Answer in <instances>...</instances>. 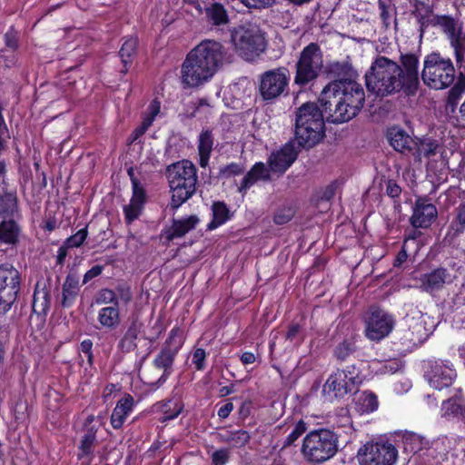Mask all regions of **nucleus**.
I'll list each match as a JSON object with an SVG mask.
<instances>
[{
  "instance_id": "nucleus-48",
  "label": "nucleus",
  "mask_w": 465,
  "mask_h": 465,
  "mask_svg": "<svg viewBox=\"0 0 465 465\" xmlns=\"http://www.w3.org/2000/svg\"><path fill=\"white\" fill-rule=\"evenodd\" d=\"M295 214V211L291 206H284L276 211L273 216V222L278 225H282L290 222Z\"/></svg>"
},
{
  "instance_id": "nucleus-9",
  "label": "nucleus",
  "mask_w": 465,
  "mask_h": 465,
  "mask_svg": "<svg viewBox=\"0 0 465 465\" xmlns=\"http://www.w3.org/2000/svg\"><path fill=\"white\" fill-rule=\"evenodd\" d=\"M360 382L359 372L354 365L344 370L337 369L325 381L322 393L331 401L342 399L348 393L356 391Z\"/></svg>"
},
{
  "instance_id": "nucleus-1",
  "label": "nucleus",
  "mask_w": 465,
  "mask_h": 465,
  "mask_svg": "<svg viewBox=\"0 0 465 465\" xmlns=\"http://www.w3.org/2000/svg\"><path fill=\"white\" fill-rule=\"evenodd\" d=\"M227 60V51L220 42L203 40L189 52L182 64V84L185 87H198L205 84Z\"/></svg>"
},
{
  "instance_id": "nucleus-44",
  "label": "nucleus",
  "mask_w": 465,
  "mask_h": 465,
  "mask_svg": "<svg viewBox=\"0 0 465 465\" xmlns=\"http://www.w3.org/2000/svg\"><path fill=\"white\" fill-rule=\"evenodd\" d=\"M307 430V424L302 420H299L292 430L290 432V434L284 439L282 442V449H286L288 447L295 445V442L298 440V439L305 433Z\"/></svg>"
},
{
  "instance_id": "nucleus-10",
  "label": "nucleus",
  "mask_w": 465,
  "mask_h": 465,
  "mask_svg": "<svg viewBox=\"0 0 465 465\" xmlns=\"http://www.w3.org/2000/svg\"><path fill=\"white\" fill-rule=\"evenodd\" d=\"M236 52L245 60H252L265 49V39L256 26H241L232 33Z\"/></svg>"
},
{
  "instance_id": "nucleus-32",
  "label": "nucleus",
  "mask_w": 465,
  "mask_h": 465,
  "mask_svg": "<svg viewBox=\"0 0 465 465\" xmlns=\"http://www.w3.org/2000/svg\"><path fill=\"white\" fill-rule=\"evenodd\" d=\"M214 143V136L211 130H203L198 137V154L199 164L201 167L205 168L210 160Z\"/></svg>"
},
{
  "instance_id": "nucleus-36",
  "label": "nucleus",
  "mask_w": 465,
  "mask_h": 465,
  "mask_svg": "<svg viewBox=\"0 0 465 465\" xmlns=\"http://www.w3.org/2000/svg\"><path fill=\"white\" fill-rule=\"evenodd\" d=\"M155 407L163 414L162 421L173 420L183 411V404L179 399H169L157 402Z\"/></svg>"
},
{
  "instance_id": "nucleus-35",
  "label": "nucleus",
  "mask_w": 465,
  "mask_h": 465,
  "mask_svg": "<svg viewBox=\"0 0 465 465\" xmlns=\"http://www.w3.org/2000/svg\"><path fill=\"white\" fill-rule=\"evenodd\" d=\"M50 308V294L49 292L44 287L39 288L37 283L35 289L32 309L37 315L45 316Z\"/></svg>"
},
{
  "instance_id": "nucleus-56",
  "label": "nucleus",
  "mask_w": 465,
  "mask_h": 465,
  "mask_svg": "<svg viewBox=\"0 0 465 465\" xmlns=\"http://www.w3.org/2000/svg\"><path fill=\"white\" fill-rule=\"evenodd\" d=\"M230 458L228 449H220L212 454V462L213 465H225Z\"/></svg>"
},
{
  "instance_id": "nucleus-6",
  "label": "nucleus",
  "mask_w": 465,
  "mask_h": 465,
  "mask_svg": "<svg viewBox=\"0 0 465 465\" xmlns=\"http://www.w3.org/2000/svg\"><path fill=\"white\" fill-rule=\"evenodd\" d=\"M324 68L323 54L317 43H310L300 53L294 64L293 84L300 89L314 85Z\"/></svg>"
},
{
  "instance_id": "nucleus-7",
  "label": "nucleus",
  "mask_w": 465,
  "mask_h": 465,
  "mask_svg": "<svg viewBox=\"0 0 465 465\" xmlns=\"http://www.w3.org/2000/svg\"><path fill=\"white\" fill-rule=\"evenodd\" d=\"M338 450L337 435L327 429L313 430L302 440L301 453L305 460L321 464L332 458Z\"/></svg>"
},
{
  "instance_id": "nucleus-28",
  "label": "nucleus",
  "mask_w": 465,
  "mask_h": 465,
  "mask_svg": "<svg viewBox=\"0 0 465 465\" xmlns=\"http://www.w3.org/2000/svg\"><path fill=\"white\" fill-rule=\"evenodd\" d=\"M134 398L131 395H125L120 399L114 407L111 415V424L114 429L122 428L126 417L131 413L134 408Z\"/></svg>"
},
{
  "instance_id": "nucleus-51",
  "label": "nucleus",
  "mask_w": 465,
  "mask_h": 465,
  "mask_svg": "<svg viewBox=\"0 0 465 465\" xmlns=\"http://www.w3.org/2000/svg\"><path fill=\"white\" fill-rule=\"evenodd\" d=\"M465 92V81L460 79L450 88L449 91L448 101L450 104H454L460 98Z\"/></svg>"
},
{
  "instance_id": "nucleus-8",
  "label": "nucleus",
  "mask_w": 465,
  "mask_h": 465,
  "mask_svg": "<svg viewBox=\"0 0 465 465\" xmlns=\"http://www.w3.org/2000/svg\"><path fill=\"white\" fill-rule=\"evenodd\" d=\"M456 70L450 57L431 52L423 60L421 79L425 85L434 90L450 87L455 81Z\"/></svg>"
},
{
  "instance_id": "nucleus-33",
  "label": "nucleus",
  "mask_w": 465,
  "mask_h": 465,
  "mask_svg": "<svg viewBox=\"0 0 465 465\" xmlns=\"http://www.w3.org/2000/svg\"><path fill=\"white\" fill-rule=\"evenodd\" d=\"M137 45V39L130 37L124 42L120 48L119 56L123 64L121 73H123L124 74H125L128 72L129 67L131 66L134 57L136 56Z\"/></svg>"
},
{
  "instance_id": "nucleus-42",
  "label": "nucleus",
  "mask_w": 465,
  "mask_h": 465,
  "mask_svg": "<svg viewBox=\"0 0 465 465\" xmlns=\"http://www.w3.org/2000/svg\"><path fill=\"white\" fill-rule=\"evenodd\" d=\"M18 228L13 220L4 221L0 223V242L15 243L17 240Z\"/></svg>"
},
{
  "instance_id": "nucleus-50",
  "label": "nucleus",
  "mask_w": 465,
  "mask_h": 465,
  "mask_svg": "<svg viewBox=\"0 0 465 465\" xmlns=\"http://www.w3.org/2000/svg\"><path fill=\"white\" fill-rule=\"evenodd\" d=\"M143 205L130 202L129 204L124 205V213L127 223H133L136 220L142 212Z\"/></svg>"
},
{
  "instance_id": "nucleus-20",
  "label": "nucleus",
  "mask_w": 465,
  "mask_h": 465,
  "mask_svg": "<svg viewBox=\"0 0 465 465\" xmlns=\"http://www.w3.org/2000/svg\"><path fill=\"white\" fill-rule=\"evenodd\" d=\"M432 26L440 27L448 36L450 45L454 49L456 60H460L463 44L461 41V27L449 15H435Z\"/></svg>"
},
{
  "instance_id": "nucleus-24",
  "label": "nucleus",
  "mask_w": 465,
  "mask_h": 465,
  "mask_svg": "<svg viewBox=\"0 0 465 465\" xmlns=\"http://www.w3.org/2000/svg\"><path fill=\"white\" fill-rule=\"evenodd\" d=\"M144 336L143 322L137 317H132L127 328L119 341L118 348L125 353L137 349V341Z\"/></svg>"
},
{
  "instance_id": "nucleus-14",
  "label": "nucleus",
  "mask_w": 465,
  "mask_h": 465,
  "mask_svg": "<svg viewBox=\"0 0 465 465\" xmlns=\"http://www.w3.org/2000/svg\"><path fill=\"white\" fill-rule=\"evenodd\" d=\"M395 325L392 315L380 307L371 306L365 317V335L373 341H380L387 337Z\"/></svg>"
},
{
  "instance_id": "nucleus-2",
  "label": "nucleus",
  "mask_w": 465,
  "mask_h": 465,
  "mask_svg": "<svg viewBox=\"0 0 465 465\" xmlns=\"http://www.w3.org/2000/svg\"><path fill=\"white\" fill-rule=\"evenodd\" d=\"M365 93L356 81H332L322 90L319 103L327 113V121L333 124L348 122L363 107Z\"/></svg>"
},
{
  "instance_id": "nucleus-58",
  "label": "nucleus",
  "mask_w": 465,
  "mask_h": 465,
  "mask_svg": "<svg viewBox=\"0 0 465 465\" xmlns=\"http://www.w3.org/2000/svg\"><path fill=\"white\" fill-rule=\"evenodd\" d=\"M130 202L141 204L143 206L145 202V192L143 186L141 184H137L134 181L133 185V196Z\"/></svg>"
},
{
  "instance_id": "nucleus-11",
  "label": "nucleus",
  "mask_w": 465,
  "mask_h": 465,
  "mask_svg": "<svg viewBox=\"0 0 465 465\" xmlns=\"http://www.w3.org/2000/svg\"><path fill=\"white\" fill-rule=\"evenodd\" d=\"M19 272L9 263L0 265V316L12 307L20 291Z\"/></svg>"
},
{
  "instance_id": "nucleus-45",
  "label": "nucleus",
  "mask_w": 465,
  "mask_h": 465,
  "mask_svg": "<svg viewBox=\"0 0 465 465\" xmlns=\"http://www.w3.org/2000/svg\"><path fill=\"white\" fill-rule=\"evenodd\" d=\"M402 442L404 450L409 452L416 453L422 449V438L413 432L404 434Z\"/></svg>"
},
{
  "instance_id": "nucleus-62",
  "label": "nucleus",
  "mask_w": 465,
  "mask_h": 465,
  "mask_svg": "<svg viewBox=\"0 0 465 465\" xmlns=\"http://www.w3.org/2000/svg\"><path fill=\"white\" fill-rule=\"evenodd\" d=\"M401 193V186L393 180H389L386 183V193L391 198H397Z\"/></svg>"
},
{
  "instance_id": "nucleus-23",
  "label": "nucleus",
  "mask_w": 465,
  "mask_h": 465,
  "mask_svg": "<svg viewBox=\"0 0 465 465\" xmlns=\"http://www.w3.org/2000/svg\"><path fill=\"white\" fill-rule=\"evenodd\" d=\"M387 138L390 145L402 154H412L415 148H417V138H413L405 130L398 126L388 129Z\"/></svg>"
},
{
  "instance_id": "nucleus-25",
  "label": "nucleus",
  "mask_w": 465,
  "mask_h": 465,
  "mask_svg": "<svg viewBox=\"0 0 465 465\" xmlns=\"http://www.w3.org/2000/svg\"><path fill=\"white\" fill-rule=\"evenodd\" d=\"M452 280L451 274L446 268L439 267L421 275L420 288L426 292L432 293L443 289L445 284L450 283Z\"/></svg>"
},
{
  "instance_id": "nucleus-40",
  "label": "nucleus",
  "mask_w": 465,
  "mask_h": 465,
  "mask_svg": "<svg viewBox=\"0 0 465 465\" xmlns=\"http://www.w3.org/2000/svg\"><path fill=\"white\" fill-rule=\"evenodd\" d=\"M213 221L208 224V229L213 230L223 224L230 219V211L227 205L223 202H217L213 204Z\"/></svg>"
},
{
  "instance_id": "nucleus-59",
  "label": "nucleus",
  "mask_w": 465,
  "mask_h": 465,
  "mask_svg": "<svg viewBox=\"0 0 465 465\" xmlns=\"http://www.w3.org/2000/svg\"><path fill=\"white\" fill-rule=\"evenodd\" d=\"M275 0H240V3L248 8L262 9L271 6Z\"/></svg>"
},
{
  "instance_id": "nucleus-64",
  "label": "nucleus",
  "mask_w": 465,
  "mask_h": 465,
  "mask_svg": "<svg viewBox=\"0 0 465 465\" xmlns=\"http://www.w3.org/2000/svg\"><path fill=\"white\" fill-rule=\"evenodd\" d=\"M103 270H104V266L103 265H95V266H93L90 270H88L85 274L84 275V280H83V283H87L89 281H91L92 279L99 276L102 272H103Z\"/></svg>"
},
{
  "instance_id": "nucleus-31",
  "label": "nucleus",
  "mask_w": 465,
  "mask_h": 465,
  "mask_svg": "<svg viewBox=\"0 0 465 465\" xmlns=\"http://www.w3.org/2000/svg\"><path fill=\"white\" fill-rule=\"evenodd\" d=\"M80 285H79V278L75 273H69L63 284L62 287V299L61 305L63 308L71 307L79 293Z\"/></svg>"
},
{
  "instance_id": "nucleus-47",
  "label": "nucleus",
  "mask_w": 465,
  "mask_h": 465,
  "mask_svg": "<svg viewBox=\"0 0 465 465\" xmlns=\"http://www.w3.org/2000/svg\"><path fill=\"white\" fill-rule=\"evenodd\" d=\"M98 304H110V306H118V298L114 291L110 289H102L95 299Z\"/></svg>"
},
{
  "instance_id": "nucleus-61",
  "label": "nucleus",
  "mask_w": 465,
  "mask_h": 465,
  "mask_svg": "<svg viewBox=\"0 0 465 465\" xmlns=\"http://www.w3.org/2000/svg\"><path fill=\"white\" fill-rule=\"evenodd\" d=\"M92 348H93V341L89 339L84 340L80 343V350L82 352L86 354L88 364L90 366L93 365V362H94V354L92 351Z\"/></svg>"
},
{
  "instance_id": "nucleus-16",
  "label": "nucleus",
  "mask_w": 465,
  "mask_h": 465,
  "mask_svg": "<svg viewBox=\"0 0 465 465\" xmlns=\"http://www.w3.org/2000/svg\"><path fill=\"white\" fill-rule=\"evenodd\" d=\"M429 317L425 314L411 317L406 321L407 329L402 331L401 343L407 348L421 344L432 331V325L427 326Z\"/></svg>"
},
{
  "instance_id": "nucleus-26",
  "label": "nucleus",
  "mask_w": 465,
  "mask_h": 465,
  "mask_svg": "<svg viewBox=\"0 0 465 465\" xmlns=\"http://www.w3.org/2000/svg\"><path fill=\"white\" fill-rule=\"evenodd\" d=\"M411 14L417 19L420 25V35L425 29L432 25L436 15H433V6L422 0H413Z\"/></svg>"
},
{
  "instance_id": "nucleus-5",
  "label": "nucleus",
  "mask_w": 465,
  "mask_h": 465,
  "mask_svg": "<svg viewBox=\"0 0 465 465\" xmlns=\"http://www.w3.org/2000/svg\"><path fill=\"white\" fill-rule=\"evenodd\" d=\"M165 175L172 193L170 208L176 211L196 192L197 168L191 161L182 160L169 164Z\"/></svg>"
},
{
  "instance_id": "nucleus-57",
  "label": "nucleus",
  "mask_w": 465,
  "mask_h": 465,
  "mask_svg": "<svg viewBox=\"0 0 465 465\" xmlns=\"http://www.w3.org/2000/svg\"><path fill=\"white\" fill-rule=\"evenodd\" d=\"M257 182L258 180L255 178L251 169L242 178L241 184L238 187L239 193H241L242 194L246 193L247 190L250 189Z\"/></svg>"
},
{
  "instance_id": "nucleus-34",
  "label": "nucleus",
  "mask_w": 465,
  "mask_h": 465,
  "mask_svg": "<svg viewBox=\"0 0 465 465\" xmlns=\"http://www.w3.org/2000/svg\"><path fill=\"white\" fill-rule=\"evenodd\" d=\"M205 16L208 22L214 26L225 25L229 23V15L224 6L220 3H213L204 7Z\"/></svg>"
},
{
  "instance_id": "nucleus-3",
  "label": "nucleus",
  "mask_w": 465,
  "mask_h": 465,
  "mask_svg": "<svg viewBox=\"0 0 465 465\" xmlns=\"http://www.w3.org/2000/svg\"><path fill=\"white\" fill-rule=\"evenodd\" d=\"M398 63L384 55H377L365 74L368 92L384 98L402 92L404 85L397 73Z\"/></svg>"
},
{
  "instance_id": "nucleus-27",
  "label": "nucleus",
  "mask_w": 465,
  "mask_h": 465,
  "mask_svg": "<svg viewBox=\"0 0 465 465\" xmlns=\"http://www.w3.org/2000/svg\"><path fill=\"white\" fill-rule=\"evenodd\" d=\"M199 222L200 220L196 215H190L182 219H173L172 225L166 231V238L170 241L175 238H181L193 230Z\"/></svg>"
},
{
  "instance_id": "nucleus-17",
  "label": "nucleus",
  "mask_w": 465,
  "mask_h": 465,
  "mask_svg": "<svg viewBox=\"0 0 465 465\" xmlns=\"http://www.w3.org/2000/svg\"><path fill=\"white\" fill-rule=\"evenodd\" d=\"M424 376L432 388L440 391L453 383L457 373L449 361L438 360L428 363Z\"/></svg>"
},
{
  "instance_id": "nucleus-19",
  "label": "nucleus",
  "mask_w": 465,
  "mask_h": 465,
  "mask_svg": "<svg viewBox=\"0 0 465 465\" xmlns=\"http://www.w3.org/2000/svg\"><path fill=\"white\" fill-rule=\"evenodd\" d=\"M182 345V331L174 328L170 331L169 337L165 341V346L154 359V366L159 369H163L164 372H169Z\"/></svg>"
},
{
  "instance_id": "nucleus-54",
  "label": "nucleus",
  "mask_w": 465,
  "mask_h": 465,
  "mask_svg": "<svg viewBox=\"0 0 465 465\" xmlns=\"http://www.w3.org/2000/svg\"><path fill=\"white\" fill-rule=\"evenodd\" d=\"M206 352L202 348H197L193 352L192 362L197 371H203L205 368Z\"/></svg>"
},
{
  "instance_id": "nucleus-38",
  "label": "nucleus",
  "mask_w": 465,
  "mask_h": 465,
  "mask_svg": "<svg viewBox=\"0 0 465 465\" xmlns=\"http://www.w3.org/2000/svg\"><path fill=\"white\" fill-rule=\"evenodd\" d=\"M99 323L107 329H115L120 324V311L118 306H105L98 312Z\"/></svg>"
},
{
  "instance_id": "nucleus-18",
  "label": "nucleus",
  "mask_w": 465,
  "mask_h": 465,
  "mask_svg": "<svg viewBox=\"0 0 465 465\" xmlns=\"http://www.w3.org/2000/svg\"><path fill=\"white\" fill-rule=\"evenodd\" d=\"M436 206L427 196H418L412 206L410 223L414 228H429L437 219Z\"/></svg>"
},
{
  "instance_id": "nucleus-55",
  "label": "nucleus",
  "mask_w": 465,
  "mask_h": 465,
  "mask_svg": "<svg viewBox=\"0 0 465 465\" xmlns=\"http://www.w3.org/2000/svg\"><path fill=\"white\" fill-rule=\"evenodd\" d=\"M301 330L302 327L299 323H292L285 334V339L291 342L300 343L302 341Z\"/></svg>"
},
{
  "instance_id": "nucleus-41",
  "label": "nucleus",
  "mask_w": 465,
  "mask_h": 465,
  "mask_svg": "<svg viewBox=\"0 0 465 465\" xmlns=\"http://www.w3.org/2000/svg\"><path fill=\"white\" fill-rule=\"evenodd\" d=\"M357 351L355 341L352 339H346L336 345L333 355L339 361H346Z\"/></svg>"
},
{
  "instance_id": "nucleus-63",
  "label": "nucleus",
  "mask_w": 465,
  "mask_h": 465,
  "mask_svg": "<svg viewBox=\"0 0 465 465\" xmlns=\"http://www.w3.org/2000/svg\"><path fill=\"white\" fill-rule=\"evenodd\" d=\"M456 222L459 227L455 229L456 233H460L465 229V203L461 204L458 209Z\"/></svg>"
},
{
  "instance_id": "nucleus-46",
  "label": "nucleus",
  "mask_w": 465,
  "mask_h": 465,
  "mask_svg": "<svg viewBox=\"0 0 465 465\" xmlns=\"http://www.w3.org/2000/svg\"><path fill=\"white\" fill-rule=\"evenodd\" d=\"M245 166L238 163H231L227 165L220 167L218 175L221 178H230L232 176L243 173Z\"/></svg>"
},
{
  "instance_id": "nucleus-21",
  "label": "nucleus",
  "mask_w": 465,
  "mask_h": 465,
  "mask_svg": "<svg viewBox=\"0 0 465 465\" xmlns=\"http://www.w3.org/2000/svg\"><path fill=\"white\" fill-rule=\"evenodd\" d=\"M94 420V416L89 415L84 421L86 430L81 439L78 452V459L82 460V465H91L94 457V450L97 444V428L92 425Z\"/></svg>"
},
{
  "instance_id": "nucleus-12",
  "label": "nucleus",
  "mask_w": 465,
  "mask_h": 465,
  "mask_svg": "<svg viewBox=\"0 0 465 465\" xmlns=\"http://www.w3.org/2000/svg\"><path fill=\"white\" fill-rule=\"evenodd\" d=\"M288 73V69L282 66L260 75L259 93L263 101H273L285 92L290 81Z\"/></svg>"
},
{
  "instance_id": "nucleus-13",
  "label": "nucleus",
  "mask_w": 465,
  "mask_h": 465,
  "mask_svg": "<svg viewBox=\"0 0 465 465\" xmlns=\"http://www.w3.org/2000/svg\"><path fill=\"white\" fill-rule=\"evenodd\" d=\"M361 465H393L398 450L389 442H367L358 451Z\"/></svg>"
},
{
  "instance_id": "nucleus-49",
  "label": "nucleus",
  "mask_w": 465,
  "mask_h": 465,
  "mask_svg": "<svg viewBox=\"0 0 465 465\" xmlns=\"http://www.w3.org/2000/svg\"><path fill=\"white\" fill-rule=\"evenodd\" d=\"M87 235L88 231L87 226H85L84 228L80 229L78 232H76L74 235L68 237L64 241V243L69 248H78L84 243Z\"/></svg>"
},
{
  "instance_id": "nucleus-52",
  "label": "nucleus",
  "mask_w": 465,
  "mask_h": 465,
  "mask_svg": "<svg viewBox=\"0 0 465 465\" xmlns=\"http://www.w3.org/2000/svg\"><path fill=\"white\" fill-rule=\"evenodd\" d=\"M251 169L258 181L267 182L271 180L270 172L272 171L263 163H256Z\"/></svg>"
},
{
  "instance_id": "nucleus-4",
  "label": "nucleus",
  "mask_w": 465,
  "mask_h": 465,
  "mask_svg": "<svg viewBox=\"0 0 465 465\" xmlns=\"http://www.w3.org/2000/svg\"><path fill=\"white\" fill-rule=\"evenodd\" d=\"M324 107L313 102H307L297 108L295 114V140L300 147L311 148L324 135Z\"/></svg>"
},
{
  "instance_id": "nucleus-29",
  "label": "nucleus",
  "mask_w": 465,
  "mask_h": 465,
  "mask_svg": "<svg viewBox=\"0 0 465 465\" xmlns=\"http://www.w3.org/2000/svg\"><path fill=\"white\" fill-rule=\"evenodd\" d=\"M326 73L330 76L337 78L335 81L341 82L355 81V77L357 76L356 71L347 61L328 63L326 65Z\"/></svg>"
},
{
  "instance_id": "nucleus-15",
  "label": "nucleus",
  "mask_w": 465,
  "mask_h": 465,
  "mask_svg": "<svg viewBox=\"0 0 465 465\" xmlns=\"http://www.w3.org/2000/svg\"><path fill=\"white\" fill-rule=\"evenodd\" d=\"M397 73L404 85V94L414 95L420 87V56L415 53H401L399 57Z\"/></svg>"
},
{
  "instance_id": "nucleus-39",
  "label": "nucleus",
  "mask_w": 465,
  "mask_h": 465,
  "mask_svg": "<svg viewBox=\"0 0 465 465\" xmlns=\"http://www.w3.org/2000/svg\"><path fill=\"white\" fill-rule=\"evenodd\" d=\"M219 439L222 442L228 443L232 448H242L250 441L251 436L248 431L239 430L220 433Z\"/></svg>"
},
{
  "instance_id": "nucleus-37",
  "label": "nucleus",
  "mask_w": 465,
  "mask_h": 465,
  "mask_svg": "<svg viewBox=\"0 0 465 465\" xmlns=\"http://www.w3.org/2000/svg\"><path fill=\"white\" fill-rule=\"evenodd\" d=\"M442 417L456 418L465 423V403L459 399H449L442 402Z\"/></svg>"
},
{
  "instance_id": "nucleus-22",
  "label": "nucleus",
  "mask_w": 465,
  "mask_h": 465,
  "mask_svg": "<svg viewBox=\"0 0 465 465\" xmlns=\"http://www.w3.org/2000/svg\"><path fill=\"white\" fill-rule=\"evenodd\" d=\"M298 150L292 143H287L279 151L272 153L268 159V165L272 173H283L296 160Z\"/></svg>"
},
{
  "instance_id": "nucleus-43",
  "label": "nucleus",
  "mask_w": 465,
  "mask_h": 465,
  "mask_svg": "<svg viewBox=\"0 0 465 465\" xmlns=\"http://www.w3.org/2000/svg\"><path fill=\"white\" fill-rule=\"evenodd\" d=\"M379 405L377 396L371 392L365 391H363L359 399H358V406L360 411L370 413L377 410Z\"/></svg>"
},
{
  "instance_id": "nucleus-60",
  "label": "nucleus",
  "mask_w": 465,
  "mask_h": 465,
  "mask_svg": "<svg viewBox=\"0 0 465 465\" xmlns=\"http://www.w3.org/2000/svg\"><path fill=\"white\" fill-rule=\"evenodd\" d=\"M114 292L116 293V297L118 298V303L120 302H123L124 303H128L132 299L130 288L125 284L118 285Z\"/></svg>"
},
{
  "instance_id": "nucleus-30",
  "label": "nucleus",
  "mask_w": 465,
  "mask_h": 465,
  "mask_svg": "<svg viewBox=\"0 0 465 465\" xmlns=\"http://www.w3.org/2000/svg\"><path fill=\"white\" fill-rule=\"evenodd\" d=\"M417 148L412 155L420 161L421 157L431 158L438 153L444 152V146L438 140L431 137L417 138Z\"/></svg>"
},
{
  "instance_id": "nucleus-53",
  "label": "nucleus",
  "mask_w": 465,
  "mask_h": 465,
  "mask_svg": "<svg viewBox=\"0 0 465 465\" xmlns=\"http://www.w3.org/2000/svg\"><path fill=\"white\" fill-rule=\"evenodd\" d=\"M16 200L12 193H5L0 197V213H8L13 212L15 207Z\"/></svg>"
}]
</instances>
